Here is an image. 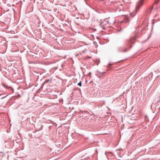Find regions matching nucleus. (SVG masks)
I'll return each instance as SVG.
<instances>
[{
  "label": "nucleus",
  "instance_id": "7",
  "mask_svg": "<svg viewBox=\"0 0 160 160\" xmlns=\"http://www.w3.org/2000/svg\"><path fill=\"white\" fill-rule=\"evenodd\" d=\"M152 7L151 8V10H152Z\"/></svg>",
  "mask_w": 160,
  "mask_h": 160
},
{
  "label": "nucleus",
  "instance_id": "1",
  "mask_svg": "<svg viewBox=\"0 0 160 160\" xmlns=\"http://www.w3.org/2000/svg\"><path fill=\"white\" fill-rule=\"evenodd\" d=\"M135 38H134V37H133L132 38H131V39H130V42L131 43H132V41L133 40H135Z\"/></svg>",
  "mask_w": 160,
  "mask_h": 160
},
{
  "label": "nucleus",
  "instance_id": "4",
  "mask_svg": "<svg viewBox=\"0 0 160 160\" xmlns=\"http://www.w3.org/2000/svg\"><path fill=\"white\" fill-rule=\"evenodd\" d=\"M105 73V72H101V73L103 74Z\"/></svg>",
  "mask_w": 160,
  "mask_h": 160
},
{
  "label": "nucleus",
  "instance_id": "3",
  "mask_svg": "<svg viewBox=\"0 0 160 160\" xmlns=\"http://www.w3.org/2000/svg\"><path fill=\"white\" fill-rule=\"evenodd\" d=\"M49 79H47L45 80V83H47L49 82Z\"/></svg>",
  "mask_w": 160,
  "mask_h": 160
},
{
  "label": "nucleus",
  "instance_id": "5",
  "mask_svg": "<svg viewBox=\"0 0 160 160\" xmlns=\"http://www.w3.org/2000/svg\"><path fill=\"white\" fill-rule=\"evenodd\" d=\"M158 2V1H157L156 0H155V3H157Z\"/></svg>",
  "mask_w": 160,
  "mask_h": 160
},
{
  "label": "nucleus",
  "instance_id": "2",
  "mask_svg": "<svg viewBox=\"0 0 160 160\" xmlns=\"http://www.w3.org/2000/svg\"><path fill=\"white\" fill-rule=\"evenodd\" d=\"M78 85L81 86H82V83L81 82H80L79 83H78Z\"/></svg>",
  "mask_w": 160,
  "mask_h": 160
},
{
  "label": "nucleus",
  "instance_id": "6",
  "mask_svg": "<svg viewBox=\"0 0 160 160\" xmlns=\"http://www.w3.org/2000/svg\"><path fill=\"white\" fill-rule=\"evenodd\" d=\"M110 65V66H111V65H112V64H110V63H109V65Z\"/></svg>",
  "mask_w": 160,
  "mask_h": 160
}]
</instances>
